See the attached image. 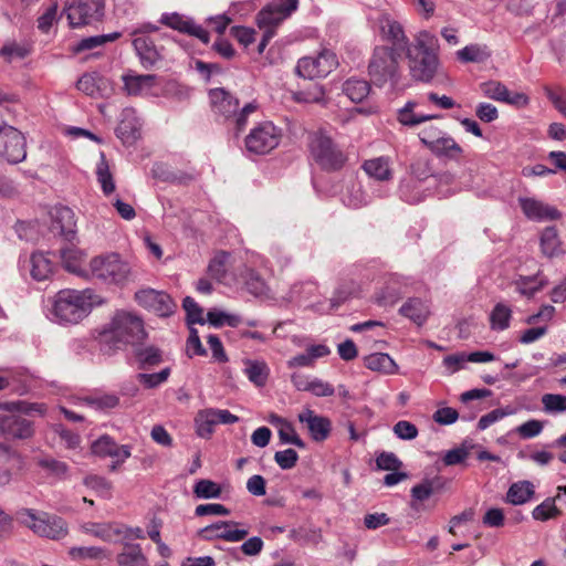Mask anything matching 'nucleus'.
Wrapping results in <instances>:
<instances>
[{
  "mask_svg": "<svg viewBox=\"0 0 566 566\" xmlns=\"http://www.w3.org/2000/svg\"><path fill=\"white\" fill-rule=\"evenodd\" d=\"M438 40L428 31H421L406 50L410 75L413 80L430 83L439 71Z\"/></svg>",
  "mask_w": 566,
  "mask_h": 566,
  "instance_id": "1",
  "label": "nucleus"
},
{
  "mask_svg": "<svg viewBox=\"0 0 566 566\" xmlns=\"http://www.w3.org/2000/svg\"><path fill=\"white\" fill-rule=\"evenodd\" d=\"M101 303V296L91 289L61 290L52 301L51 314L59 323L77 324L88 315L93 306Z\"/></svg>",
  "mask_w": 566,
  "mask_h": 566,
  "instance_id": "2",
  "label": "nucleus"
},
{
  "mask_svg": "<svg viewBox=\"0 0 566 566\" xmlns=\"http://www.w3.org/2000/svg\"><path fill=\"white\" fill-rule=\"evenodd\" d=\"M102 340L113 348H122L126 345H137L146 337L144 324L137 315L117 311L101 333Z\"/></svg>",
  "mask_w": 566,
  "mask_h": 566,
  "instance_id": "3",
  "label": "nucleus"
},
{
  "mask_svg": "<svg viewBox=\"0 0 566 566\" xmlns=\"http://www.w3.org/2000/svg\"><path fill=\"white\" fill-rule=\"evenodd\" d=\"M32 410L40 411V408L24 401L0 402V433L8 439H30L34 433L33 423L23 415Z\"/></svg>",
  "mask_w": 566,
  "mask_h": 566,
  "instance_id": "4",
  "label": "nucleus"
},
{
  "mask_svg": "<svg viewBox=\"0 0 566 566\" xmlns=\"http://www.w3.org/2000/svg\"><path fill=\"white\" fill-rule=\"evenodd\" d=\"M88 266L91 276L106 284L123 286L132 276V266L117 253L95 256Z\"/></svg>",
  "mask_w": 566,
  "mask_h": 566,
  "instance_id": "5",
  "label": "nucleus"
},
{
  "mask_svg": "<svg viewBox=\"0 0 566 566\" xmlns=\"http://www.w3.org/2000/svg\"><path fill=\"white\" fill-rule=\"evenodd\" d=\"M399 53L389 46L375 48L368 64L370 81L379 87L390 84L396 87L400 72L398 65Z\"/></svg>",
  "mask_w": 566,
  "mask_h": 566,
  "instance_id": "6",
  "label": "nucleus"
},
{
  "mask_svg": "<svg viewBox=\"0 0 566 566\" xmlns=\"http://www.w3.org/2000/svg\"><path fill=\"white\" fill-rule=\"evenodd\" d=\"M310 150L315 161L325 170H338L347 160L345 154L323 132L311 136Z\"/></svg>",
  "mask_w": 566,
  "mask_h": 566,
  "instance_id": "7",
  "label": "nucleus"
},
{
  "mask_svg": "<svg viewBox=\"0 0 566 566\" xmlns=\"http://www.w3.org/2000/svg\"><path fill=\"white\" fill-rule=\"evenodd\" d=\"M338 66L336 54L327 49L315 55L304 56L297 61L295 71L303 78L314 80L326 77Z\"/></svg>",
  "mask_w": 566,
  "mask_h": 566,
  "instance_id": "8",
  "label": "nucleus"
},
{
  "mask_svg": "<svg viewBox=\"0 0 566 566\" xmlns=\"http://www.w3.org/2000/svg\"><path fill=\"white\" fill-rule=\"evenodd\" d=\"M20 514L28 517V520H24V523L40 536L61 539L67 535V524L60 516L48 513L36 515L31 509H24Z\"/></svg>",
  "mask_w": 566,
  "mask_h": 566,
  "instance_id": "9",
  "label": "nucleus"
},
{
  "mask_svg": "<svg viewBox=\"0 0 566 566\" xmlns=\"http://www.w3.org/2000/svg\"><path fill=\"white\" fill-rule=\"evenodd\" d=\"M104 10L105 0H77L64 8L72 28L83 27L101 20Z\"/></svg>",
  "mask_w": 566,
  "mask_h": 566,
  "instance_id": "10",
  "label": "nucleus"
},
{
  "mask_svg": "<svg viewBox=\"0 0 566 566\" xmlns=\"http://www.w3.org/2000/svg\"><path fill=\"white\" fill-rule=\"evenodd\" d=\"M280 130L271 122H264L254 127L245 137V147L250 153L264 155L280 144Z\"/></svg>",
  "mask_w": 566,
  "mask_h": 566,
  "instance_id": "11",
  "label": "nucleus"
},
{
  "mask_svg": "<svg viewBox=\"0 0 566 566\" xmlns=\"http://www.w3.org/2000/svg\"><path fill=\"white\" fill-rule=\"evenodd\" d=\"M298 8V0H272L256 15L261 30H274Z\"/></svg>",
  "mask_w": 566,
  "mask_h": 566,
  "instance_id": "12",
  "label": "nucleus"
},
{
  "mask_svg": "<svg viewBox=\"0 0 566 566\" xmlns=\"http://www.w3.org/2000/svg\"><path fill=\"white\" fill-rule=\"evenodd\" d=\"M25 139L17 128L3 125L0 127V158L9 164H18L25 159Z\"/></svg>",
  "mask_w": 566,
  "mask_h": 566,
  "instance_id": "13",
  "label": "nucleus"
},
{
  "mask_svg": "<svg viewBox=\"0 0 566 566\" xmlns=\"http://www.w3.org/2000/svg\"><path fill=\"white\" fill-rule=\"evenodd\" d=\"M239 421V417L227 409L207 408L198 411L195 423L199 437L208 439L217 424H232Z\"/></svg>",
  "mask_w": 566,
  "mask_h": 566,
  "instance_id": "14",
  "label": "nucleus"
},
{
  "mask_svg": "<svg viewBox=\"0 0 566 566\" xmlns=\"http://www.w3.org/2000/svg\"><path fill=\"white\" fill-rule=\"evenodd\" d=\"M135 298L140 306L159 316H168L172 314L176 308V304L167 293L153 289L136 292Z\"/></svg>",
  "mask_w": 566,
  "mask_h": 566,
  "instance_id": "15",
  "label": "nucleus"
},
{
  "mask_svg": "<svg viewBox=\"0 0 566 566\" xmlns=\"http://www.w3.org/2000/svg\"><path fill=\"white\" fill-rule=\"evenodd\" d=\"M238 523L233 521H219L198 531V536L205 541L224 539L240 542L248 535V530L233 528Z\"/></svg>",
  "mask_w": 566,
  "mask_h": 566,
  "instance_id": "16",
  "label": "nucleus"
},
{
  "mask_svg": "<svg viewBox=\"0 0 566 566\" xmlns=\"http://www.w3.org/2000/svg\"><path fill=\"white\" fill-rule=\"evenodd\" d=\"M160 22L168 28L195 36L205 44L209 43L210 41L209 32L206 29L197 24L191 18H188L178 12L164 13L160 18Z\"/></svg>",
  "mask_w": 566,
  "mask_h": 566,
  "instance_id": "17",
  "label": "nucleus"
},
{
  "mask_svg": "<svg viewBox=\"0 0 566 566\" xmlns=\"http://www.w3.org/2000/svg\"><path fill=\"white\" fill-rule=\"evenodd\" d=\"M298 421L304 423L311 438L316 442L326 440L331 433L332 423L328 418L316 415L312 409L298 413Z\"/></svg>",
  "mask_w": 566,
  "mask_h": 566,
  "instance_id": "18",
  "label": "nucleus"
},
{
  "mask_svg": "<svg viewBox=\"0 0 566 566\" xmlns=\"http://www.w3.org/2000/svg\"><path fill=\"white\" fill-rule=\"evenodd\" d=\"M142 123L134 108H125L122 112L120 122L116 128L117 137L125 145H133L140 137Z\"/></svg>",
  "mask_w": 566,
  "mask_h": 566,
  "instance_id": "19",
  "label": "nucleus"
},
{
  "mask_svg": "<svg viewBox=\"0 0 566 566\" xmlns=\"http://www.w3.org/2000/svg\"><path fill=\"white\" fill-rule=\"evenodd\" d=\"M134 50L145 69H150L161 60V54L149 35H139L133 39Z\"/></svg>",
  "mask_w": 566,
  "mask_h": 566,
  "instance_id": "20",
  "label": "nucleus"
},
{
  "mask_svg": "<svg viewBox=\"0 0 566 566\" xmlns=\"http://www.w3.org/2000/svg\"><path fill=\"white\" fill-rule=\"evenodd\" d=\"M209 97L214 113L222 115L227 119L237 113L239 101L224 88L210 90Z\"/></svg>",
  "mask_w": 566,
  "mask_h": 566,
  "instance_id": "21",
  "label": "nucleus"
},
{
  "mask_svg": "<svg viewBox=\"0 0 566 566\" xmlns=\"http://www.w3.org/2000/svg\"><path fill=\"white\" fill-rule=\"evenodd\" d=\"M382 36L392 43L395 52L406 51L410 45L402 25L388 17L380 20Z\"/></svg>",
  "mask_w": 566,
  "mask_h": 566,
  "instance_id": "22",
  "label": "nucleus"
},
{
  "mask_svg": "<svg viewBox=\"0 0 566 566\" xmlns=\"http://www.w3.org/2000/svg\"><path fill=\"white\" fill-rule=\"evenodd\" d=\"M53 229L59 231L67 241L75 237V214L69 207H55L52 212Z\"/></svg>",
  "mask_w": 566,
  "mask_h": 566,
  "instance_id": "23",
  "label": "nucleus"
},
{
  "mask_svg": "<svg viewBox=\"0 0 566 566\" xmlns=\"http://www.w3.org/2000/svg\"><path fill=\"white\" fill-rule=\"evenodd\" d=\"M521 208L524 214L534 220H556L560 217L557 209L544 205L535 199L522 198L520 199Z\"/></svg>",
  "mask_w": 566,
  "mask_h": 566,
  "instance_id": "24",
  "label": "nucleus"
},
{
  "mask_svg": "<svg viewBox=\"0 0 566 566\" xmlns=\"http://www.w3.org/2000/svg\"><path fill=\"white\" fill-rule=\"evenodd\" d=\"M124 88L128 95H142L148 93L156 84L154 74H125L122 76Z\"/></svg>",
  "mask_w": 566,
  "mask_h": 566,
  "instance_id": "25",
  "label": "nucleus"
},
{
  "mask_svg": "<svg viewBox=\"0 0 566 566\" xmlns=\"http://www.w3.org/2000/svg\"><path fill=\"white\" fill-rule=\"evenodd\" d=\"M116 559L118 566H149L140 545L129 542L123 543V548Z\"/></svg>",
  "mask_w": 566,
  "mask_h": 566,
  "instance_id": "26",
  "label": "nucleus"
},
{
  "mask_svg": "<svg viewBox=\"0 0 566 566\" xmlns=\"http://www.w3.org/2000/svg\"><path fill=\"white\" fill-rule=\"evenodd\" d=\"M548 280L542 275L541 272H537L534 275H520L514 281L515 291L523 296L532 297L534 294L539 292L544 286H546Z\"/></svg>",
  "mask_w": 566,
  "mask_h": 566,
  "instance_id": "27",
  "label": "nucleus"
},
{
  "mask_svg": "<svg viewBox=\"0 0 566 566\" xmlns=\"http://www.w3.org/2000/svg\"><path fill=\"white\" fill-rule=\"evenodd\" d=\"M399 313L421 326L426 323L430 311L429 306L422 300L413 297L403 303L399 308Z\"/></svg>",
  "mask_w": 566,
  "mask_h": 566,
  "instance_id": "28",
  "label": "nucleus"
},
{
  "mask_svg": "<svg viewBox=\"0 0 566 566\" xmlns=\"http://www.w3.org/2000/svg\"><path fill=\"white\" fill-rule=\"evenodd\" d=\"M363 169L369 177L379 181H387L392 178L390 158L386 156L365 160Z\"/></svg>",
  "mask_w": 566,
  "mask_h": 566,
  "instance_id": "29",
  "label": "nucleus"
},
{
  "mask_svg": "<svg viewBox=\"0 0 566 566\" xmlns=\"http://www.w3.org/2000/svg\"><path fill=\"white\" fill-rule=\"evenodd\" d=\"M539 245L542 254L546 258L557 256L562 252V241L556 227H546L541 233Z\"/></svg>",
  "mask_w": 566,
  "mask_h": 566,
  "instance_id": "30",
  "label": "nucleus"
},
{
  "mask_svg": "<svg viewBox=\"0 0 566 566\" xmlns=\"http://www.w3.org/2000/svg\"><path fill=\"white\" fill-rule=\"evenodd\" d=\"M292 99L303 104H325V90L322 85L314 83L305 88L293 91Z\"/></svg>",
  "mask_w": 566,
  "mask_h": 566,
  "instance_id": "31",
  "label": "nucleus"
},
{
  "mask_svg": "<svg viewBox=\"0 0 566 566\" xmlns=\"http://www.w3.org/2000/svg\"><path fill=\"white\" fill-rule=\"evenodd\" d=\"M430 150L438 157H447L449 159H459L463 151L461 146L446 133L436 140Z\"/></svg>",
  "mask_w": 566,
  "mask_h": 566,
  "instance_id": "32",
  "label": "nucleus"
},
{
  "mask_svg": "<svg viewBox=\"0 0 566 566\" xmlns=\"http://www.w3.org/2000/svg\"><path fill=\"white\" fill-rule=\"evenodd\" d=\"M31 276L36 281L48 280L53 273L52 261L42 252L31 255Z\"/></svg>",
  "mask_w": 566,
  "mask_h": 566,
  "instance_id": "33",
  "label": "nucleus"
},
{
  "mask_svg": "<svg viewBox=\"0 0 566 566\" xmlns=\"http://www.w3.org/2000/svg\"><path fill=\"white\" fill-rule=\"evenodd\" d=\"M365 366L374 371L392 375L397 371L398 366L395 360L385 353H375L365 358Z\"/></svg>",
  "mask_w": 566,
  "mask_h": 566,
  "instance_id": "34",
  "label": "nucleus"
},
{
  "mask_svg": "<svg viewBox=\"0 0 566 566\" xmlns=\"http://www.w3.org/2000/svg\"><path fill=\"white\" fill-rule=\"evenodd\" d=\"M76 87L86 95L95 96L106 87V78L97 72L86 73L80 77Z\"/></svg>",
  "mask_w": 566,
  "mask_h": 566,
  "instance_id": "35",
  "label": "nucleus"
},
{
  "mask_svg": "<svg viewBox=\"0 0 566 566\" xmlns=\"http://www.w3.org/2000/svg\"><path fill=\"white\" fill-rule=\"evenodd\" d=\"M534 494V485L530 481L513 483L507 493L506 501L514 505L526 503Z\"/></svg>",
  "mask_w": 566,
  "mask_h": 566,
  "instance_id": "36",
  "label": "nucleus"
},
{
  "mask_svg": "<svg viewBox=\"0 0 566 566\" xmlns=\"http://www.w3.org/2000/svg\"><path fill=\"white\" fill-rule=\"evenodd\" d=\"M343 92L352 102L360 103L368 96L370 86L365 80L349 78L343 84Z\"/></svg>",
  "mask_w": 566,
  "mask_h": 566,
  "instance_id": "37",
  "label": "nucleus"
},
{
  "mask_svg": "<svg viewBox=\"0 0 566 566\" xmlns=\"http://www.w3.org/2000/svg\"><path fill=\"white\" fill-rule=\"evenodd\" d=\"M84 259V253L76 248H65L61 250V260L66 271L83 275L84 270L82 269V263Z\"/></svg>",
  "mask_w": 566,
  "mask_h": 566,
  "instance_id": "38",
  "label": "nucleus"
},
{
  "mask_svg": "<svg viewBox=\"0 0 566 566\" xmlns=\"http://www.w3.org/2000/svg\"><path fill=\"white\" fill-rule=\"evenodd\" d=\"M135 357L139 369H149L159 365L163 360L161 352L155 346L136 348Z\"/></svg>",
  "mask_w": 566,
  "mask_h": 566,
  "instance_id": "39",
  "label": "nucleus"
},
{
  "mask_svg": "<svg viewBox=\"0 0 566 566\" xmlns=\"http://www.w3.org/2000/svg\"><path fill=\"white\" fill-rule=\"evenodd\" d=\"M36 463L49 476L57 480H65L69 476V465L63 461L44 457L39 458Z\"/></svg>",
  "mask_w": 566,
  "mask_h": 566,
  "instance_id": "40",
  "label": "nucleus"
},
{
  "mask_svg": "<svg viewBox=\"0 0 566 566\" xmlns=\"http://www.w3.org/2000/svg\"><path fill=\"white\" fill-rule=\"evenodd\" d=\"M244 374L248 379L258 387L265 385L269 377V368L264 361L247 360Z\"/></svg>",
  "mask_w": 566,
  "mask_h": 566,
  "instance_id": "41",
  "label": "nucleus"
},
{
  "mask_svg": "<svg viewBox=\"0 0 566 566\" xmlns=\"http://www.w3.org/2000/svg\"><path fill=\"white\" fill-rule=\"evenodd\" d=\"M96 177L104 195L108 196L115 191L114 178L103 153L101 154V159L96 166Z\"/></svg>",
  "mask_w": 566,
  "mask_h": 566,
  "instance_id": "42",
  "label": "nucleus"
},
{
  "mask_svg": "<svg viewBox=\"0 0 566 566\" xmlns=\"http://www.w3.org/2000/svg\"><path fill=\"white\" fill-rule=\"evenodd\" d=\"M122 36L120 32H112L108 34L93 35L82 39L75 46V52H83L103 46L108 42H114Z\"/></svg>",
  "mask_w": 566,
  "mask_h": 566,
  "instance_id": "43",
  "label": "nucleus"
},
{
  "mask_svg": "<svg viewBox=\"0 0 566 566\" xmlns=\"http://www.w3.org/2000/svg\"><path fill=\"white\" fill-rule=\"evenodd\" d=\"M30 52L31 46L29 44L9 41L0 49V56H2L6 62L11 63L15 60H23Z\"/></svg>",
  "mask_w": 566,
  "mask_h": 566,
  "instance_id": "44",
  "label": "nucleus"
},
{
  "mask_svg": "<svg viewBox=\"0 0 566 566\" xmlns=\"http://www.w3.org/2000/svg\"><path fill=\"white\" fill-rule=\"evenodd\" d=\"M81 530L83 533L93 535L104 542H111L114 535L119 534L118 531H115L112 525L107 523L87 522L81 525Z\"/></svg>",
  "mask_w": 566,
  "mask_h": 566,
  "instance_id": "45",
  "label": "nucleus"
},
{
  "mask_svg": "<svg viewBox=\"0 0 566 566\" xmlns=\"http://www.w3.org/2000/svg\"><path fill=\"white\" fill-rule=\"evenodd\" d=\"M415 102H408L398 114V120L406 126H416L426 120L437 118L436 115L415 114Z\"/></svg>",
  "mask_w": 566,
  "mask_h": 566,
  "instance_id": "46",
  "label": "nucleus"
},
{
  "mask_svg": "<svg viewBox=\"0 0 566 566\" xmlns=\"http://www.w3.org/2000/svg\"><path fill=\"white\" fill-rule=\"evenodd\" d=\"M230 259V253L219 251L214 254L208 264V273L217 281H222L227 273V263Z\"/></svg>",
  "mask_w": 566,
  "mask_h": 566,
  "instance_id": "47",
  "label": "nucleus"
},
{
  "mask_svg": "<svg viewBox=\"0 0 566 566\" xmlns=\"http://www.w3.org/2000/svg\"><path fill=\"white\" fill-rule=\"evenodd\" d=\"M512 316V311L509 306L499 303L494 306L490 321L491 327L497 331H504L510 326V319Z\"/></svg>",
  "mask_w": 566,
  "mask_h": 566,
  "instance_id": "48",
  "label": "nucleus"
},
{
  "mask_svg": "<svg viewBox=\"0 0 566 566\" xmlns=\"http://www.w3.org/2000/svg\"><path fill=\"white\" fill-rule=\"evenodd\" d=\"M221 492V486L211 480H199L193 486V493L199 499H218Z\"/></svg>",
  "mask_w": 566,
  "mask_h": 566,
  "instance_id": "49",
  "label": "nucleus"
},
{
  "mask_svg": "<svg viewBox=\"0 0 566 566\" xmlns=\"http://www.w3.org/2000/svg\"><path fill=\"white\" fill-rule=\"evenodd\" d=\"M170 375V368L166 367L159 373L154 374H146L140 373L136 376V379L139 384H142L145 388H156L159 385L167 381L168 377Z\"/></svg>",
  "mask_w": 566,
  "mask_h": 566,
  "instance_id": "50",
  "label": "nucleus"
},
{
  "mask_svg": "<svg viewBox=\"0 0 566 566\" xmlns=\"http://www.w3.org/2000/svg\"><path fill=\"white\" fill-rule=\"evenodd\" d=\"M544 411L560 413L566 411V396L559 394H545L542 396Z\"/></svg>",
  "mask_w": 566,
  "mask_h": 566,
  "instance_id": "51",
  "label": "nucleus"
},
{
  "mask_svg": "<svg viewBox=\"0 0 566 566\" xmlns=\"http://www.w3.org/2000/svg\"><path fill=\"white\" fill-rule=\"evenodd\" d=\"M438 485L439 479H426L421 483L412 486L411 496L417 501H426L432 495Z\"/></svg>",
  "mask_w": 566,
  "mask_h": 566,
  "instance_id": "52",
  "label": "nucleus"
},
{
  "mask_svg": "<svg viewBox=\"0 0 566 566\" xmlns=\"http://www.w3.org/2000/svg\"><path fill=\"white\" fill-rule=\"evenodd\" d=\"M480 88L484 96L499 102H504L507 97V87L496 81L484 82L480 85Z\"/></svg>",
  "mask_w": 566,
  "mask_h": 566,
  "instance_id": "53",
  "label": "nucleus"
},
{
  "mask_svg": "<svg viewBox=\"0 0 566 566\" xmlns=\"http://www.w3.org/2000/svg\"><path fill=\"white\" fill-rule=\"evenodd\" d=\"M70 555L78 559H103L107 557L106 551L97 546L73 547L70 551Z\"/></svg>",
  "mask_w": 566,
  "mask_h": 566,
  "instance_id": "54",
  "label": "nucleus"
},
{
  "mask_svg": "<svg viewBox=\"0 0 566 566\" xmlns=\"http://www.w3.org/2000/svg\"><path fill=\"white\" fill-rule=\"evenodd\" d=\"M559 510L555 505V500L547 499L533 510V517L538 521H547L559 514Z\"/></svg>",
  "mask_w": 566,
  "mask_h": 566,
  "instance_id": "55",
  "label": "nucleus"
},
{
  "mask_svg": "<svg viewBox=\"0 0 566 566\" xmlns=\"http://www.w3.org/2000/svg\"><path fill=\"white\" fill-rule=\"evenodd\" d=\"M84 484L94 490L99 496L109 497L111 495V483L98 475H88L84 479Z\"/></svg>",
  "mask_w": 566,
  "mask_h": 566,
  "instance_id": "56",
  "label": "nucleus"
},
{
  "mask_svg": "<svg viewBox=\"0 0 566 566\" xmlns=\"http://www.w3.org/2000/svg\"><path fill=\"white\" fill-rule=\"evenodd\" d=\"M279 438L281 443H291L300 449L305 448V442L298 437L294 427L289 423H283L279 429Z\"/></svg>",
  "mask_w": 566,
  "mask_h": 566,
  "instance_id": "57",
  "label": "nucleus"
},
{
  "mask_svg": "<svg viewBox=\"0 0 566 566\" xmlns=\"http://www.w3.org/2000/svg\"><path fill=\"white\" fill-rule=\"evenodd\" d=\"M298 454L294 449H285L274 453V461L282 470H290L297 463Z\"/></svg>",
  "mask_w": 566,
  "mask_h": 566,
  "instance_id": "58",
  "label": "nucleus"
},
{
  "mask_svg": "<svg viewBox=\"0 0 566 566\" xmlns=\"http://www.w3.org/2000/svg\"><path fill=\"white\" fill-rule=\"evenodd\" d=\"M376 465L379 470L398 471L402 467V462L392 452H381L376 458Z\"/></svg>",
  "mask_w": 566,
  "mask_h": 566,
  "instance_id": "59",
  "label": "nucleus"
},
{
  "mask_svg": "<svg viewBox=\"0 0 566 566\" xmlns=\"http://www.w3.org/2000/svg\"><path fill=\"white\" fill-rule=\"evenodd\" d=\"M116 447L115 440L105 434L92 443V452L99 457H108Z\"/></svg>",
  "mask_w": 566,
  "mask_h": 566,
  "instance_id": "60",
  "label": "nucleus"
},
{
  "mask_svg": "<svg viewBox=\"0 0 566 566\" xmlns=\"http://www.w3.org/2000/svg\"><path fill=\"white\" fill-rule=\"evenodd\" d=\"M182 307L187 313V318L189 323L205 324V319L202 317V308L196 303V301L192 297H185L182 302Z\"/></svg>",
  "mask_w": 566,
  "mask_h": 566,
  "instance_id": "61",
  "label": "nucleus"
},
{
  "mask_svg": "<svg viewBox=\"0 0 566 566\" xmlns=\"http://www.w3.org/2000/svg\"><path fill=\"white\" fill-rule=\"evenodd\" d=\"M85 401L95 409L107 410L116 408L119 403V398L115 395H103L86 398Z\"/></svg>",
  "mask_w": 566,
  "mask_h": 566,
  "instance_id": "62",
  "label": "nucleus"
},
{
  "mask_svg": "<svg viewBox=\"0 0 566 566\" xmlns=\"http://www.w3.org/2000/svg\"><path fill=\"white\" fill-rule=\"evenodd\" d=\"M244 281L248 290L252 294L260 295L264 293L265 282L254 270L248 269L245 271Z\"/></svg>",
  "mask_w": 566,
  "mask_h": 566,
  "instance_id": "63",
  "label": "nucleus"
},
{
  "mask_svg": "<svg viewBox=\"0 0 566 566\" xmlns=\"http://www.w3.org/2000/svg\"><path fill=\"white\" fill-rule=\"evenodd\" d=\"M457 54L462 62H482L488 57L485 51L478 45H468Z\"/></svg>",
  "mask_w": 566,
  "mask_h": 566,
  "instance_id": "64",
  "label": "nucleus"
}]
</instances>
